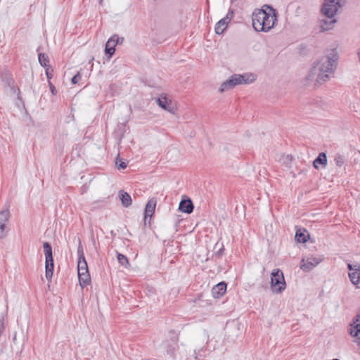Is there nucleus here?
<instances>
[{
  "mask_svg": "<svg viewBox=\"0 0 360 360\" xmlns=\"http://www.w3.org/2000/svg\"><path fill=\"white\" fill-rule=\"evenodd\" d=\"M116 165L118 169H125L127 166V163L121 160H117Z\"/></svg>",
  "mask_w": 360,
  "mask_h": 360,
  "instance_id": "28",
  "label": "nucleus"
},
{
  "mask_svg": "<svg viewBox=\"0 0 360 360\" xmlns=\"http://www.w3.org/2000/svg\"><path fill=\"white\" fill-rule=\"evenodd\" d=\"M336 22L337 20L335 19L334 18L325 17L324 19L321 20L320 27L322 31H328L333 27Z\"/></svg>",
  "mask_w": 360,
  "mask_h": 360,
  "instance_id": "13",
  "label": "nucleus"
},
{
  "mask_svg": "<svg viewBox=\"0 0 360 360\" xmlns=\"http://www.w3.org/2000/svg\"><path fill=\"white\" fill-rule=\"evenodd\" d=\"M174 349V347H173L172 349H168V350H167V352H168L169 354H172V353L173 352Z\"/></svg>",
  "mask_w": 360,
  "mask_h": 360,
  "instance_id": "34",
  "label": "nucleus"
},
{
  "mask_svg": "<svg viewBox=\"0 0 360 360\" xmlns=\"http://www.w3.org/2000/svg\"><path fill=\"white\" fill-rule=\"evenodd\" d=\"M340 6V0H325L321 13L325 17L334 18Z\"/></svg>",
  "mask_w": 360,
  "mask_h": 360,
  "instance_id": "6",
  "label": "nucleus"
},
{
  "mask_svg": "<svg viewBox=\"0 0 360 360\" xmlns=\"http://www.w3.org/2000/svg\"><path fill=\"white\" fill-rule=\"evenodd\" d=\"M9 217V212L4 210L0 212V238L5 236V228Z\"/></svg>",
  "mask_w": 360,
  "mask_h": 360,
  "instance_id": "12",
  "label": "nucleus"
},
{
  "mask_svg": "<svg viewBox=\"0 0 360 360\" xmlns=\"http://www.w3.org/2000/svg\"><path fill=\"white\" fill-rule=\"evenodd\" d=\"M339 53L336 49H328L315 63L314 68L318 71L316 82L323 84L333 75L338 65Z\"/></svg>",
  "mask_w": 360,
  "mask_h": 360,
  "instance_id": "1",
  "label": "nucleus"
},
{
  "mask_svg": "<svg viewBox=\"0 0 360 360\" xmlns=\"http://www.w3.org/2000/svg\"><path fill=\"white\" fill-rule=\"evenodd\" d=\"M81 79V75L79 73H77L72 78V83L75 84L78 83V82Z\"/></svg>",
  "mask_w": 360,
  "mask_h": 360,
  "instance_id": "30",
  "label": "nucleus"
},
{
  "mask_svg": "<svg viewBox=\"0 0 360 360\" xmlns=\"http://www.w3.org/2000/svg\"><path fill=\"white\" fill-rule=\"evenodd\" d=\"M117 260L121 265L125 267L129 264L127 257L121 253H117Z\"/></svg>",
  "mask_w": 360,
  "mask_h": 360,
  "instance_id": "25",
  "label": "nucleus"
},
{
  "mask_svg": "<svg viewBox=\"0 0 360 360\" xmlns=\"http://www.w3.org/2000/svg\"><path fill=\"white\" fill-rule=\"evenodd\" d=\"M43 248L45 255V277L49 281H51L53 274L54 267L52 248L51 245L47 242L44 243Z\"/></svg>",
  "mask_w": 360,
  "mask_h": 360,
  "instance_id": "5",
  "label": "nucleus"
},
{
  "mask_svg": "<svg viewBox=\"0 0 360 360\" xmlns=\"http://www.w3.org/2000/svg\"><path fill=\"white\" fill-rule=\"evenodd\" d=\"M77 252H78L79 259H82V257L85 258L84 255L83 248L81 245H79Z\"/></svg>",
  "mask_w": 360,
  "mask_h": 360,
  "instance_id": "31",
  "label": "nucleus"
},
{
  "mask_svg": "<svg viewBox=\"0 0 360 360\" xmlns=\"http://www.w3.org/2000/svg\"><path fill=\"white\" fill-rule=\"evenodd\" d=\"M124 41V37H120L118 35L114 34L106 41L105 45L108 46L122 44Z\"/></svg>",
  "mask_w": 360,
  "mask_h": 360,
  "instance_id": "21",
  "label": "nucleus"
},
{
  "mask_svg": "<svg viewBox=\"0 0 360 360\" xmlns=\"http://www.w3.org/2000/svg\"><path fill=\"white\" fill-rule=\"evenodd\" d=\"M157 103L162 109L168 111L172 114H176L177 110L176 105L172 102L171 100H169L167 98L162 97L158 98Z\"/></svg>",
  "mask_w": 360,
  "mask_h": 360,
  "instance_id": "9",
  "label": "nucleus"
},
{
  "mask_svg": "<svg viewBox=\"0 0 360 360\" xmlns=\"http://www.w3.org/2000/svg\"><path fill=\"white\" fill-rule=\"evenodd\" d=\"M88 270V266L85 258L79 259L77 264V271H84Z\"/></svg>",
  "mask_w": 360,
  "mask_h": 360,
  "instance_id": "24",
  "label": "nucleus"
},
{
  "mask_svg": "<svg viewBox=\"0 0 360 360\" xmlns=\"http://www.w3.org/2000/svg\"><path fill=\"white\" fill-rule=\"evenodd\" d=\"M223 250V245H221V248L219 249V254H221V252Z\"/></svg>",
  "mask_w": 360,
  "mask_h": 360,
  "instance_id": "36",
  "label": "nucleus"
},
{
  "mask_svg": "<svg viewBox=\"0 0 360 360\" xmlns=\"http://www.w3.org/2000/svg\"><path fill=\"white\" fill-rule=\"evenodd\" d=\"M119 198L122 202V205L125 207H128L131 205V198L129 195V194L124 191H120L118 193Z\"/></svg>",
  "mask_w": 360,
  "mask_h": 360,
  "instance_id": "19",
  "label": "nucleus"
},
{
  "mask_svg": "<svg viewBox=\"0 0 360 360\" xmlns=\"http://www.w3.org/2000/svg\"><path fill=\"white\" fill-rule=\"evenodd\" d=\"M295 240L298 243H306L309 238V233L306 229H299L295 233Z\"/></svg>",
  "mask_w": 360,
  "mask_h": 360,
  "instance_id": "18",
  "label": "nucleus"
},
{
  "mask_svg": "<svg viewBox=\"0 0 360 360\" xmlns=\"http://www.w3.org/2000/svg\"><path fill=\"white\" fill-rule=\"evenodd\" d=\"M357 55H358V58H359V61L360 62V49L358 51Z\"/></svg>",
  "mask_w": 360,
  "mask_h": 360,
  "instance_id": "35",
  "label": "nucleus"
},
{
  "mask_svg": "<svg viewBox=\"0 0 360 360\" xmlns=\"http://www.w3.org/2000/svg\"><path fill=\"white\" fill-rule=\"evenodd\" d=\"M226 290V285L225 283L221 282L214 285L212 289V293L214 297L219 298L222 296Z\"/></svg>",
  "mask_w": 360,
  "mask_h": 360,
  "instance_id": "15",
  "label": "nucleus"
},
{
  "mask_svg": "<svg viewBox=\"0 0 360 360\" xmlns=\"http://www.w3.org/2000/svg\"><path fill=\"white\" fill-rule=\"evenodd\" d=\"M115 52V46H105V53L108 56V59H110Z\"/></svg>",
  "mask_w": 360,
  "mask_h": 360,
  "instance_id": "26",
  "label": "nucleus"
},
{
  "mask_svg": "<svg viewBox=\"0 0 360 360\" xmlns=\"http://www.w3.org/2000/svg\"><path fill=\"white\" fill-rule=\"evenodd\" d=\"M348 269L349 270V278L354 285H356V288H359L358 286L360 283V265L356 264L354 265L348 264Z\"/></svg>",
  "mask_w": 360,
  "mask_h": 360,
  "instance_id": "8",
  "label": "nucleus"
},
{
  "mask_svg": "<svg viewBox=\"0 0 360 360\" xmlns=\"http://www.w3.org/2000/svg\"><path fill=\"white\" fill-rule=\"evenodd\" d=\"M276 20V10L266 4L252 13V26L257 32H269L274 27Z\"/></svg>",
  "mask_w": 360,
  "mask_h": 360,
  "instance_id": "2",
  "label": "nucleus"
},
{
  "mask_svg": "<svg viewBox=\"0 0 360 360\" xmlns=\"http://www.w3.org/2000/svg\"><path fill=\"white\" fill-rule=\"evenodd\" d=\"M352 337H358L360 333V315H356L348 329Z\"/></svg>",
  "mask_w": 360,
  "mask_h": 360,
  "instance_id": "11",
  "label": "nucleus"
},
{
  "mask_svg": "<svg viewBox=\"0 0 360 360\" xmlns=\"http://www.w3.org/2000/svg\"><path fill=\"white\" fill-rule=\"evenodd\" d=\"M228 23L223 18L221 19L215 26V32L218 34H222L226 29Z\"/></svg>",
  "mask_w": 360,
  "mask_h": 360,
  "instance_id": "22",
  "label": "nucleus"
},
{
  "mask_svg": "<svg viewBox=\"0 0 360 360\" xmlns=\"http://www.w3.org/2000/svg\"><path fill=\"white\" fill-rule=\"evenodd\" d=\"M323 259L322 256L304 257L301 261L300 268L305 271H309L320 264Z\"/></svg>",
  "mask_w": 360,
  "mask_h": 360,
  "instance_id": "7",
  "label": "nucleus"
},
{
  "mask_svg": "<svg viewBox=\"0 0 360 360\" xmlns=\"http://www.w3.org/2000/svg\"><path fill=\"white\" fill-rule=\"evenodd\" d=\"M78 278L79 285L82 287V288H84L86 285H88L90 283L91 278L89 273V270H85L84 271H79L78 272Z\"/></svg>",
  "mask_w": 360,
  "mask_h": 360,
  "instance_id": "14",
  "label": "nucleus"
},
{
  "mask_svg": "<svg viewBox=\"0 0 360 360\" xmlns=\"http://www.w3.org/2000/svg\"><path fill=\"white\" fill-rule=\"evenodd\" d=\"M286 288L283 274L279 269H274L271 274V289L274 293H281Z\"/></svg>",
  "mask_w": 360,
  "mask_h": 360,
  "instance_id": "4",
  "label": "nucleus"
},
{
  "mask_svg": "<svg viewBox=\"0 0 360 360\" xmlns=\"http://www.w3.org/2000/svg\"><path fill=\"white\" fill-rule=\"evenodd\" d=\"M156 200L153 198L148 200L145 208V219L148 217H151L155 212L156 206Z\"/></svg>",
  "mask_w": 360,
  "mask_h": 360,
  "instance_id": "17",
  "label": "nucleus"
},
{
  "mask_svg": "<svg viewBox=\"0 0 360 360\" xmlns=\"http://www.w3.org/2000/svg\"><path fill=\"white\" fill-rule=\"evenodd\" d=\"M50 88L52 94H55V87L51 84H50Z\"/></svg>",
  "mask_w": 360,
  "mask_h": 360,
  "instance_id": "33",
  "label": "nucleus"
},
{
  "mask_svg": "<svg viewBox=\"0 0 360 360\" xmlns=\"http://www.w3.org/2000/svg\"><path fill=\"white\" fill-rule=\"evenodd\" d=\"M38 59L40 65L44 68L49 67V58L48 55L44 53H39L38 55Z\"/></svg>",
  "mask_w": 360,
  "mask_h": 360,
  "instance_id": "23",
  "label": "nucleus"
},
{
  "mask_svg": "<svg viewBox=\"0 0 360 360\" xmlns=\"http://www.w3.org/2000/svg\"><path fill=\"white\" fill-rule=\"evenodd\" d=\"M256 79L257 75L251 72H246L243 75H233L229 79L226 80L221 84L219 91L220 93H223L226 91L232 89L237 85L251 84L254 82Z\"/></svg>",
  "mask_w": 360,
  "mask_h": 360,
  "instance_id": "3",
  "label": "nucleus"
},
{
  "mask_svg": "<svg viewBox=\"0 0 360 360\" xmlns=\"http://www.w3.org/2000/svg\"><path fill=\"white\" fill-rule=\"evenodd\" d=\"M233 11H229L228 12V13L226 14V15L223 19L225 20V21L227 23H229L230 22V20H231V18H233Z\"/></svg>",
  "mask_w": 360,
  "mask_h": 360,
  "instance_id": "29",
  "label": "nucleus"
},
{
  "mask_svg": "<svg viewBox=\"0 0 360 360\" xmlns=\"http://www.w3.org/2000/svg\"><path fill=\"white\" fill-rule=\"evenodd\" d=\"M46 68V74L47 75V77L50 79L52 77V75H51V72L49 71V67L45 68Z\"/></svg>",
  "mask_w": 360,
  "mask_h": 360,
  "instance_id": "32",
  "label": "nucleus"
},
{
  "mask_svg": "<svg viewBox=\"0 0 360 360\" xmlns=\"http://www.w3.org/2000/svg\"><path fill=\"white\" fill-rule=\"evenodd\" d=\"M15 340H16V336H15V335H14V337H13V341L15 342Z\"/></svg>",
  "mask_w": 360,
  "mask_h": 360,
  "instance_id": "37",
  "label": "nucleus"
},
{
  "mask_svg": "<svg viewBox=\"0 0 360 360\" xmlns=\"http://www.w3.org/2000/svg\"><path fill=\"white\" fill-rule=\"evenodd\" d=\"M103 1V0H99V3H100V4H102Z\"/></svg>",
  "mask_w": 360,
  "mask_h": 360,
  "instance_id": "38",
  "label": "nucleus"
},
{
  "mask_svg": "<svg viewBox=\"0 0 360 360\" xmlns=\"http://www.w3.org/2000/svg\"><path fill=\"white\" fill-rule=\"evenodd\" d=\"M326 165L327 158L324 153H321L313 162V165L316 169H319V165H322L323 167H325Z\"/></svg>",
  "mask_w": 360,
  "mask_h": 360,
  "instance_id": "20",
  "label": "nucleus"
},
{
  "mask_svg": "<svg viewBox=\"0 0 360 360\" xmlns=\"http://www.w3.org/2000/svg\"><path fill=\"white\" fill-rule=\"evenodd\" d=\"M179 209L181 212L190 214L193 210V205L190 199L182 200L179 203Z\"/></svg>",
  "mask_w": 360,
  "mask_h": 360,
  "instance_id": "16",
  "label": "nucleus"
},
{
  "mask_svg": "<svg viewBox=\"0 0 360 360\" xmlns=\"http://www.w3.org/2000/svg\"><path fill=\"white\" fill-rule=\"evenodd\" d=\"M335 163L338 167H341L344 164V159L341 155H339L335 159Z\"/></svg>",
  "mask_w": 360,
  "mask_h": 360,
  "instance_id": "27",
  "label": "nucleus"
},
{
  "mask_svg": "<svg viewBox=\"0 0 360 360\" xmlns=\"http://www.w3.org/2000/svg\"><path fill=\"white\" fill-rule=\"evenodd\" d=\"M318 75V71L314 68V66L308 72L306 76L304 78V84L306 86L310 85L313 82H314V85L316 86H319L321 84H318L316 82V77Z\"/></svg>",
  "mask_w": 360,
  "mask_h": 360,
  "instance_id": "10",
  "label": "nucleus"
}]
</instances>
